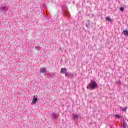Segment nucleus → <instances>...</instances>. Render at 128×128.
<instances>
[{
  "instance_id": "f257e3e1",
  "label": "nucleus",
  "mask_w": 128,
  "mask_h": 128,
  "mask_svg": "<svg viewBox=\"0 0 128 128\" xmlns=\"http://www.w3.org/2000/svg\"><path fill=\"white\" fill-rule=\"evenodd\" d=\"M90 82L86 86L87 90H96L98 88V84L96 83L94 80H90Z\"/></svg>"
},
{
  "instance_id": "f03ea898",
  "label": "nucleus",
  "mask_w": 128,
  "mask_h": 128,
  "mask_svg": "<svg viewBox=\"0 0 128 128\" xmlns=\"http://www.w3.org/2000/svg\"><path fill=\"white\" fill-rule=\"evenodd\" d=\"M61 8L62 9V12L64 16H70L68 12V7L66 4L61 5Z\"/></svg>"
},
{
  "instance_id": "7ed1b4c3",
  "label": "nucleus",
  "mask_w": 128,
  "mask_h": 128,
  "mask_svg": "<svg viewBox=\"0 0 128 128\" xmlns=\"http://www.w3.org/2000/svg\"><path fill=\"white\" fill-rule=\"evenodd\" d=\"M65 76L66 78H74V74L70 72H67Z\"/></svg>"
},
{
  "instance_id": "20e7f679",
  "label": "nucleus",
  "mask_w": 128,
  "mask_h": 128,
  "mask_svg": "<svg viewBox=\"0 0 128 128\" xmlns=\"http://www.w3.org/2000/svg\"><path fill=\"white\" fill-rule=\"evenodd\" d=\"M38 97L34 95V96H33V99H32V104H36V102H38Z\"/></svg>"
},
{
  "instance_id": "39448f33",
  "label": "nucleus",
  "mask_w": 128,
  "mask_h": 128,
  "mask_svg": "<svg viewBox=\"0 0 128 128\" xmlns=\"http://www.w3.org/2000/svg\"><path fill=\"white\" fill-rule=\"evenodd\" d=\"M0 12H4V14H6V6H4L2 7H0Z\"/></svg>"
},
{
  "instance_id": "423d86ee",
  "label": "nucleus",
  "mask_w": 128,
  "mask_h": 128,
  "mask_svg": "<svg viewBox=\"0 0 128 128\" xmlns=\"http://www.w3.org/2000/svg\"><path fill=\"white\" fill-rule=\"evenodd\" d=\"M51 116L52 118H54V120H58V114L55 112L52 113V114H51Z\"/></svg>"
},
{
  "instance_id": "0eeeda50",
  "label": "nucleus",
  "mask_w": 128,
  "mask_h": 128,
  "mask_svg": "<svg viewBox=\"0 0 128 128\" xmlns=\"http://www.w3.org/2000/svg\"><path fill=\"white\" fill-rule=\"evenodd\" d=\"M40 74H46V72H46V69L45 68H41L40 69Z\"/></svg>"
},
{
  "instance_id": "6e6552de",
  "label": "nucleus",
  "mask_w": 128,
  "mask_h": 128,
  "mask_svg": "<svg viewBox=\"0 0 128 128\" xmlns=\"http://www.w3.org/2000/svg\"><path fill=\"white\" fill-rule=\"evenodd\" d=\"M68 70L66 68H61L60 72L61 74H66L68 73Z\"/></svg>"
},
{
  "instance_id": "1a4fd4ad",
  "label": "nucleus",
  "mask_w": 128,
  "mask_h": 128,
  "mask_svg": "<svg viewBox=\"0 0 128 128\" xmlns=\"http://www.w3.org/2000/svg\"><path fill=\"white\" fill-rule=\"evenodd\" d=\"M78 118H79L78 115L76 114H73V120H74V122H76V120H78Z\"/></svg>"
},
{
  "instance_id": "9d476101",
  "label": "nucleus",
  "mask_w": 128,
  "mask_h": 128,
  "mask_svg": "<svg viewBox=\"0 0 128 128\" xmlns=\"http://www.w3.org/2000/svg\"><path fill=\"white\" fill-rule=\"evenodd\" d=\"M122 34L125 36H128V30H124L122 32Z\"/></svg>"
},
{
  "instance_id": "9b49d317",
  "label": "nucleus",
  "mask_w": 128,
  "mask_h": 128,
  "mask_svg": "<svg viewBox=\"0 0 128 128\" xmlns=\"http://www.w3.org/2000/svg\"><path fill=\"white\" fill-rule=\"evenodd\" d=\"M122 126L123 128H127L128 126V124H126V121H124L123 122V124H122Z\"/></svg>"
},
{
  "instance_id": "f8f14e48",
  "label": "nucleus",
  "mask_w": 128,
  "mask_h": 128,
  "mask_svg": "<svg viewBox=\"0 0 128 128\" xmlns=\"http://www.w3.org/2000/svg\"><path fill=\"white\" fill-rule=\"evenodd\" d=\"M85 24H86V28H90V20H88L87 23H86Z\"/></svg>"
},
{
  "instance_id": "ddd939ff",
  "label": "nucleus",
  "mask_w": 128,
  "mask_h": 128,
  "mask_svg": "<svg viewBox=\"0 0 128 128\" xmlns=\"http://www.w3.org/2000/svg\"><path fill=\"white\" fill-rule=\"evenodd\" d=\"M106 20H107L108 22H112V20L109 16L106 17Z\"/></svg>"
},
{
  "instance_id": "4468645a",
  "label": "nucleus",
  "mask_w": 128,
  "mask_h": 128,
  "mask_svg": "<svg viewBox=\"0 0 128 128\" xmlns=\"http://www.w3.org/2000/svg\"><path fill=\"white\" fill-rule=\"evenodd\" d=\"M126 110H128V107H126L125 108H122V107H120V110H122V112H126Z\"/></svg>"
},
{
  "instance_id": "2eb2a0df",
  "label": "nucleus",
  "mask_w": 128,
  "mask_h": 128,
  "mask_svg": "<svg viewBox=\"0 0 128 128\" xmlns=\"http://www.w3.org/2000/svg\"><path fill=\"white\" fill-rule=\"evenodd\" d=\"M120 12H124V7H120Z\"/></svg>"
},
{
  "instance_id": "dca6fc26",
  "label": "nucleus",
  "mask_w": 128,
  "mask_h": 128,
  "mask_svg": "<svg viewBox=\"0 0 128 128\" xmlns=\"http://www.w3.org/2000/svg\"><path fill=\"white\" fill-rule=\"evenodd\" d=\"M36 50H40V46H35Z\"/></svg>"
},
{
  "instance_id": "f3484780",
  "label": "nucleus",
  "mask_w": 128,
  "mask_h": 128,
  "mask_svg": "<svg viewBox=\"0 0 128 128\" xmlns=\"http://www.w3.org/2000/svg\"><path fill=\"white\" fill-rule=\"evenodd\" d=\"M115 116L117 118H122V116L119 114H116V115H115Z\"/></svg>"
},
{
  "instance_id": "a211bd4d",
  "label": "nucleus",
  "mask_w": 128,
  "mask_h": 128,
  "mask_svg": "<svg viewBox=\"0 0 128 128\" xmlns=\"http://www.w3.org/2000/svg\"><path fill=\"white\" fill-rule=\"evenodd\" d=\"M118 84H122V82H120V80H119L118 81Z\"/></svg>"
},
{
  "instance_id": "6ab92c4d",
  "label": "nucleus",
  "mask_w": 128,
  "mask_h": 128,
  "mask_svg": "<svg viewBox=\"0 0 128 128\" xmlns=\"http://www.w3.org/2000/svg\"><path fill=\"white\" fill-rule=\"evenodd\" d=\"M49 78H52V75L49 74Z\"/></svg>"
},
{
  "instance_id": "aec40b11",
  "label": "nucleus",
  "mask_w": 128,
  "mask_h": 128,
  "mask_svg": "<svg viewBox=\"0 0 128 128\" xmlns=\"http://www.w3.org/2000/svg\"><path fill=\"white\" fill-rule=\"evenodd\" d=\"M68 26V24H66L64 25V26Z\"/></svg>"
},
{
  "instance_id": "412c9836",
  "label": "nucleus",
  "mask_w": 128,
  "mask_h": 128,
  "mask_svg": "<svg viewBox=\"0 0 128 128\" xmlns=\"http://www.w3.org/2000/svg\"><path fill=\"white\" fill-rule=\"evenodd\" d=\"M62 50V48H60V50Z\"/></svg>"
}]
</instances>
